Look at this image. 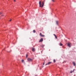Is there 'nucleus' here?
<instances>
[{
    "label": "nucleus",
    "mask_w": 76,
    "mask_h": 76,
    "mask_svg": "<svg viewBox=\"0 0 76 76\" xmlns=\"http://www.w3.org/2000/svg\"><path fill=\"white\" fill-rule=\"evenodd\" d=\"M52 1L53 2H55V0H52Z\"/></svg>",
    "instance_id": "ddd939ff"
},
{
    "label": "nucleus",
    "mask_w": 76,
    "mask_h": 76,
    "mask_svg": "<svg viewBox=\"0 0 76 76\" xmlns=\"http://www.w3.org/2000/svg\"><path fill=\"white\" fill-rule=\"evenodd\" d=\"M28 56V55L27 54L26 55V58H27Z\"/></svg>",
    "instance_id": "f3484780"
},
{
    "label": "nucleus",
    "mask_w": 76,
    "mask_h": 76,
    "mask_svg": "<svg viewBox=\"0 0 76 76\" xmlns=\"http://www.w3.org/2000/svg\"><path fill=\"white\" fill-rule=\"evenodd\" d=\"M33 32L34 33H35V30H33Z\"/></svg>",
    "instance_id": "4468645a"
},
{
    "label": "nucleus",
    "mask_w": 76,
    "mask_h": 76,
    "mask_svg": "<svg viewBox=\"0 0 76 76\" xmlns=\"http://www.w3.org/2000/svg\"><path fill=\"white\" fill-rule=\"evenodd\" d=\"M45 0L42 2H41V1H39V4L40 7H44V4H45Z\"/></svg>",
    "instance_id": "f257e3e1"
},
{
    "label": "nucleus",
    "mask_w": 76,
    "mask_h": 76,
    "mask_svg": "<svg viewBox=\"0 0 76 76\" xmlns=\"http://www.w3.org/2000/svg\"><path fill=\"white\" fill-rule=\"evenodd\" d=\"M14 1H16V0H14Z\"/></svg>",
    "instance_id": "4be33fe9"
},
{
    "label": "nucleus",
    "mask_w": 76,
    "mask_h": 76,
    "mask_svg": "<svg viewBox=\"0 0 76 76\" xmlns=\"http://www.w3.org/2000/svg\"><path fill=\"white\" fill-rule=\"evenodd\" d=\"M40 35L41 36V37H45L44 35H42V33H40Z\"/></svg>",
    "instance_id": "423d86ee"
},
{
    "label": "nucleus",
    "mask_w": 76,
    "mask_h": 76,
    "mask_svg": "<svg viewBox=\"0 0 76 76\" xmlns=\"http://www.w3.org/2000/svg\"><path fill=\"white\" fill-rule=\"evenodd\" d=\"M28 61H29V62H31V61H32V59L31 58H28L27 59Z\"/></svg>",
    "instance_id": "f03ea898"
},
{
    "label": "nucleus",
    "mask_w": 76,
    "mask_h": 76,
    "mask_svg": "<svg viewBox=\"0 0 76 76\" xmlns=\"http://www.w3.org/2000/svg\"><path fill=\"white\" fill-rule=\"evenodd\" d=\"M2 13L1 12H0V15Z\"/></svg>",
    "instance_id": "aec40b11"
},
{
    "label": "nucleus",
    "mask_w": 76,
    "mask_h": 76,
    "mask_svg": "<svg viewBox=\"0 0 76 76\" xmlns=\"http://www.w3.org/2000/svg\"><path fill=\"white\" fill-rule=\"evenodd\" d=\"M35 76H37L36 75Z\"/></svg>",
    "instance_id": "5701e85b"
},
{
    "label": "nucleus",
    "mask_w": 76,
    "mask_h": 76,
    "mask_svg": "<svg viewBox=\"0 0 76 76\" xmlns=\"http://www.w3.org/2000/svg\"><path fill=\"white\" fill-rule=\"evenodd\" d=\"M11 52V51H10L7 52L8 53H10Z\"/></svg>",
    "instance_id": "6ab92c4d"
},
{
    "label": "nucleus",
    "mask_w": 76,
    "mask_h": 76,
    "mask_svg": "<svg viewBox=\"0 0 76 76\" xmlns=\"http://www.w3.org/2000/svg\"><path fill=\"white\" fill-rule=\"evenodd\" d=\"M71 44V43H68L67 45L69 47H71V46L70 45Z\"/></svg>",
    "instance_id": "20e7f679"
},
{
    "label": "nucleus",
    "mask_w": 76,
    "mask_h": 76,
    "mask_svg": "<svg viewBox=\"0 0 76 76\" xmlns=\"http://www.w3.org/2000/svg\"><path fill=\"white\" fill-rule=\"evenodd\" d=\"M75 69H73V71H71V72H70V73H73V72H74V71H75Z\"/></svg>",
    "instance_id": "0eeeda50"
},
{
    "label": "nucleus",
    "mask_w": 76,
    "mask_h": 76,
    "mask_svg": "<svg viewBox=\"0 0 76 76\" xmlns=\"http://www.w3.org/2000/svg\"><path fill=\"white\" fill-rule=\"evenodd\" d=\"M73 64H74V66H76V64L75 63V62H73Z\"/></svg>",
    "instance_id": "9b49d317"
},
{
    "label": "nucleus",
    "mask_w": 76,
    "mask_h": 76,
    "mask_svg": "<svg viewBox=\"0 0 76 76\" xmlns=\"http://www.w3.org/2000/svg\"><path fill=\"white\" fill-rule=\"evenodd\" d=\"M24 62V60H22V63H23V62Z\"/></svg>",
    "instance_id": "dca6fc26"
},
{
    "label": "nucleus",
    "mask_w": 76,
    "mask_h": 76,
    "mask_svg": "<svg viewBox=\"0 0 76 76\" xmlns=\"http://www.w3.org/2000/svg\"><path fill=\"white\" fill-rule=\"evenodd\" d=\"M45 64V63H43V65H44V64Z\"/></svg>",
    "instance_id": "412c9836"
},
{
    "label": "nucleus",
    "mask_w": 76,
    "mask_h": 76,
    "mask_svg": "<svg viewBox=\"0 0 76 76\" xmlns=\"http://www.w3.org/2000/svg\"><path fill=\"white\" fill-rule=\"evenodd\" d=\"M32 51H33V52H34V51H35V48H32Z\"/></svg>",
    "instance_id": "6e6552de"
},
{
    "label": "nucleus",
    "mask_w": 76,
    "mask_h": 76,
    "mask_svg": "<svg viewBox=\"0 0 76 76\" xmlns=\"http://www.w3.org/2000/svg\"><path fill=\"white\" fill-rule=\"evenodd\" d=\"M52 62H48V64H45V66H47V65H50V64H51Z\"/></svg>",
    "instance_id": "7ed1b4c3"
},
{
    "label": "nucleus",
    "mask_w": 76,
    "mask_h": 76,
    "mask_svg": "<svg viewBox=\"0 0 76 76\" xmlns=\"http://www.w3.org/2000/svg\"><path fill=\"white\" fill-rule=\"evenodd\" d=\"M12 19H10V22H11V21H12Z\"/></svg>",
    "instance_id": "a211bd4d"
},
{
    "label": "nucleus",
    "mask_w": 76,
    "mask_h": 76,
    "mask_svg": "<svg viewBox=\"0 0 76 76\" xmlns=\"http://www.w3.org/2000/svg\"><path fill=\"white\" fill-rule=\"evenodd\" d=\"M59 45H60V46H62V45H63V44H61V43L60 42L59 44Z\"/></svg>",
    "instance_id": "1a4fd4ad"
},
{
    "label": "nucleus",
    "mask_w": 76,
    "mask_h": 76,
    "mask_svg": "<svg viewBox=\"0 0 76 76\" xmlns=\"http://www.w3.org/2000/svg\"><path fill=\"white\" fill-rule=\"evenodd\" d=\"M53 35L55 36L56 38L57 39V37H56V34H53Z\"/></svg>",
    "instance_id": "f8f14e48"
},
{
    "label": "nucleus",
    "mask_w": 76,
    "mask_h": 76,
    "mask_svg": "<svg viewBox=\"0 0 76 76\" xmlns=\"http://www.w3.org/2000/svg\"><path fill=\"white\" fill-rule=\"evenodd\" d=\"M56 24H57V25H58V21H56Z\"/></svg>",
    "instance_id": "9d476101"
},
{
    "label": "nucleus",
    "mask_w": 76,
    "mask_h": 76,
    "mask_svg": "<svg viewBox=\"0 0 76 76\" xmlns=\"http://www.w3.org/2000/svg\"><path fill=\"white\" fill-rule=\"evenodd\" d=\"M53 62H54V63H56V60H53Z\"/></svg>",
    "instance_id": "2eb2a0df"
},
{
    "label": "nucleus",
    "mask_w": 76,
    "mask_h": 76,
    "mask_svg": "<svg viewBox=\"0 0 76 76\" xmlns=\"http://www.w3.org/2000/svg\"><path fill=\"white\" fill-rule=\"evenodd\" d=\"M43 41V39H41L39 41V42H42Z\"/></svg>",
    "instance_id": "39448f33"
}]
</instances>
